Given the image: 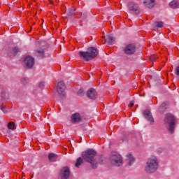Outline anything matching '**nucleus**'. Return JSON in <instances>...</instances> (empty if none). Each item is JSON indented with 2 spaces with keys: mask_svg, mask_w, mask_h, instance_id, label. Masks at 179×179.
I'll list each match as a JSON object with an SVG mask.
<instances>
[{
  "mask_svg": "<svg viewBox=\"0 0 179 179\" xmlns=\"http://www.w3.org/2000/svg\"><path fill=\"white\" fill-rule=\"evenodd\" d=\"M74 13H75V9L69 8L67 11V16H69V17H71V16H73Z\"/></svg>",
  "mask_w": 179,
  "mask_h": 179,
  "instance_id": "obj_23",
  "label": "nucleus"
},
{
  "mask_svg": "<svg viewBox=\"0 0 179 179\" xmlns=\"http://www.w3.org/2000/svg\"><path fill=\"white\" fill-rule=\"evenodd\" d=\"M65 89H66V87L65 86L64 81H60L58 83L57 86V92L62 97H65Z\"/></svg>",
  "mask_w": 179,
  "mask_h": 179,
  "instance_id": "obj_8",
  "label": "nucleus"
},
{
  "mask_svg": "<svg viewBox=\"0 0 179 179\" xmlns=\"http://www.w3.org/2000/svg\"><path fill=\"white\" fill-rule=\"evenodd\" d=\"M8 129H15V122H11L8 124Z\"/></svg>",
  "mask_w": 179,
  "mask_h": 179,
  "instance_id": "obj_25",
  "label": "nucleus"
},
{
  "mask_svg": "<svg viewBox=\"0 0 179 179\" xmlns=\"http://www.w3.org/2000/svg\"><path fill=\"white\" fill-rule=\"evenodd\" d=\"M13 52L14 55H16V54H17V52H20V49H19V48H17V47H15L13 49Z\"/></svg>",
  "mask_w": 179,
  "mask_h": 179,
  "instance_id": "obj_26",
  "label": "nucleus"
},
{
  "mask_svg": "<svg viewBox=\"0 0 179 179\" xmlns=\"http://www.w3.org/2000/svg\"><path fill=\"white\" fill-rule=\"evenodd\" d=\"M126 157H127V164L129 166H132V164H134V163H135V157H134L133 155L127 154L126 155Z\"/></svg>",
  "mask_w": 179,
  "mask_h": 179,
  "instance_id": "obj_16",
  "label": "nucleus"
},
{
  "mask_svg": "<svg viewBox=\"0 0 179 179\" xmlns=\"http://www.w3.org/2000/svg\"><path fill=\"white\" fill-rule=\"evenodd\" d=\"M83 159H82V157H78L76 162V167L79 169V167H80V165L83 164Z\"/></svg>",
  "mask_w": 179,
  "mask_h": 179,
  "instance_id": "obj_22",
  "label": "nucleus"
},
{
  "mask_svg": "<svg viewBox=\"0 0 179 179\" xmlns=\"http://www.w3.org/2000/svg\"><path fill=\"white\" fill-rule=\"evenodd\" d=\"M164 124L169 134H174L176 131V117L171 113L166 114L164 119Z\"/></svg>",
  "mask_w": 179,
  "mask_h": 179,
  "instance_id": "obj_4",
  "label": "nucleus"
},
{
  "mask_svg": "<svg viewBox=\"0 0 179 179\" xmlns=\"http://www.w3.org/2000/svg\"><path fill=\"white\" fill-rule=\"evenodd\" d=\"M71 121L73 123L80 122L82 121V116L79 113H76L71 116Z\"/></svg>",
  "mask_w": 179,
  "mask_h": 179,
  "instance_id": "obj_13",
  "label": "nucleus"
},
{
  "mask_svg": "<svg viewBox=\"0 0 179 179\" xmlns=\"http://www.w3.org/2000/svg\"><path fill=\"white\" fill-rule=\"evenodd\" d=\"M110 162L112 166L121 167L122 166V156L117 152H113L110 157Z\"/></svg>",
  "mask_w": 179,
  "mask_h": 179,
  "instance_id": "obj_5",
  "label": "nucleus"
},
{
  "mask_svg": "<svg viewBox=\"0 0 179 179\" xmlns=\"http://www.w3.org/2000/svg\"><path fill=\"white\" fill-rule=\"evenodd\" d=\"M0 110H1V111H3V113H6V108L3 106H1L0 107Z\"/></svg>",
  "mask_w": 179,
  "mask_h": 179,
  "instance_id": "obj_32",
  "label": "nucleus"
},
{
  "mask_svg": "<svg viewBox=\"0 0 179 179\" xmlns=\"http://www.w3.org/2000/svg\"><path fill=\"white\" fill-rule=\"evenodd\" d=\"M143 115L144 118H145V120H147V121H148V122H150L151 125H153V124L155 123V118H153V115H152V112H150V110H143Z\"/></svg>",
  "mask_w": 179,
  "mask_h": 179,
  "instance_id": "obj_9",
  "label": "nucleus"
},
{
  "mask_svg": "<svg viewBox=\"0 0 179 179\" xmlns=\"http://www.w3.org/2000/svg\"><path fill=\"white\" fill-rule=\"evenodd\" d=\"M1 96L3 100H9V92L3 91Z\"/></svg>",
  "mask_w": 179,
  "mask_h": 179,
  "instance_id": "obj_21",
  "label": "nucleus"
},
{
  "mask_svg": "<svg viewBox=\"0 0 179 179\" xmlns=\"http://www.w3.org/2000/svg\"><path fill=\"white\" fill-rule=\"evenodd\" d=\"M123 52L125 55H128L129 57L134 55V54L136 52V46L134 44L127 45L123 49Z\"/></svg>",
  "mask_w": 179,
  "mask_h": 179,
  "instance_id": "obj_7",
  "label": "nucleus"
},
{
  "mask_svg": "<svg viewBox=\"0 0 179 179\" xmlns=\"http://www.w3.org/2000/svg\"><path fill=\"white\" fill-rule=\"evenodd\" d=\"M127 9L131 13H134L137 16L141 15V7H139V4L134 1H130L127 3Z\"/></svg>",
  "mask_w": 179,
  "mask_h": 179,
  "instance_id": "obj_6",
  "label": "nucleus"
},
{
  "mask_svg": "<svg viewBox=\"0 0 179 179\" xmlns=\"http://www.w3.org/2000/svg\"><path fill=\"white\" fill-rule=\"evenodd\" d=\"M35 55L39 59H42V58H44L45 54H44V49L39 48L36 50Z\"/></svg>",
  "mask_w": 179,
  "mask_h": 179,
  "instance_id": "obj_15",
  "label": "nucleus"
},
{
  "mask_svg": "<svg viewBox=\"0 0 179 179\" xmlns=\"http://www.w3.org/2000/svg\"><path fill=\"white\" fill-rule=\"evenodd\" d=\"M150 61H152V62H154V61H156V60L157 59V57H156V55H152L150 57Z\"/></svg>",
  "mask_w": 179,
  "mask_h": 179,
  "instance_id": "obj_27",
  "label": "nucleus"
},
{
  "mask_svg": "<svg viewBox=\"0 0 179 179\" xmlns=\"http://www.w3.org/2000/svg\"><path fill=\"white\" fill-rule=\"evenodd\" d=\"M97 92L93 88H90L87 92V97L91 100H96L97 99Z\"/></svg>",
  "mask_w": 179,
  "mask_h": 179,
  "instance_id": "obj_11",
  "label": "nucleus"
},
{
  "mask_svg": "<svg viewBox=\"0 0 179 179\" xmlns=\"http://www.w3.org/2000/svg\"><path fill=\"white\" fill-rule=\"evenodd\" d=\"M78 54L80 58H83L85 61H90V59H93V58L99 55V50L96 48L91 47L86 52L80 51Z\"/></svg>",
  "mask_w": 179,
  "mask_h": 179,
  "instance_id": "obj_3",
  "label": "nucleus"
},
{
  "mask_svg": "<svg viewBox=\"0 0 179 179\" xmlns=\"http://www.w3.org/2000/svg\"><path fill=\"white\" fill-rule=\"evenodd\" d=\"M57 157H58V155L54 153H50L48 155V159L50 160V162H57Z\"/></svg>",
  "mask_w": 179,
  "mask_h": 179,
  "instance_id": "obj_19",
  "label": "nucleus"
},
{
  "mask_svg": "<svg viewBox=\"0 0 179 179\" xmlns=\"http://www.w3.org/2000/svg\"><path fill=\"white\" fill-rule=\"evenodd\" d=\"M175 73H176V75H177V76H179V66H178L176 68Z\"/></svg>",
  "mask_w": 179,
  "mask_h": 179,
  "instance_id": "obj_30",
  "label": "nucleus"
},
{
  "mask_svg": "<svg viewBox=\"0 0 179 179\" xmlns=\"http://www.w3.org/2000/svg\"><path fill=\"white\" fill-rule=\"evenodd\" d=\"M21 83L24 85H27V83H29V78L23 77L22 78H21Z\"/></svg>",
  "mask_w": 179,
  "mask_h": 179,
  "instance_id": "obj_24",
  "label": "nucleus"
},
{
  "mask_svg": "<svg viewBox=\"0 0 179 179\" xmlns=\"http://www.w3.org/2000/svg\"><path fill=\"white\" fill-rule=\"evenodd\" d=\"M86 17H87V13H81V18H82V19H86Z\"/></svg>",
  "mask_w": 179,
  "mask_h": 179,
  "instance_id": "obj_29",
  "label": "nucleus"
},
{
  "mask_svg": "<svg viewBox=\"0 0 179 179\" xmlns=\"http://www.w3.org/2000/svg\"><path fill=\"white\" fill-rule=\"evenodd\" d=\"M143 3L148 9H152L155 5V0H143Z\"/></svg>",
  "mask_w": 179,
  "mask_h": 179,
  "instance_id": "obj_14",
  "label": "nucleus"
},
{
  "mask_svg": "<svg viewBox=\"0 0 179 179\" xmlns=\"http://www.w3.org/2000/svg\"><path fill=\"white\" fill-rule=\"evenodd\" d=\"M24 65L27 69H31L32 66H34V58L31 56H27L24 60Z\"/></svg>",
  "mask_w": 179,
  "mask_h": 179,
  "instance_id": "obj_10",
  "label": "nucleus"
},
{
  "mask_svg": "<svg viewBox=\"0 0 179 179\" xmlns=\"http://www.w3.org/2000/svg\"><path fill=\"white\" fill-rule=\"evenodd\" d=\"M134 104H135V102H134V101H130L129 106L132 107V106H134Z\"/></svg>",
  "mask_w": 179,
  "mask_h": 179,
  "instance_id": "obj_34",
  "label": "nucleus"
},
{
  "mask_svg": "<svg viewBox=\"0 0 179 179\" xmlns=\"http://www.w3.org/2000/svg\"><path fill=\"white\" fill-rule=\"evenodd\" d=\"M168 108H169V105H167V103H162L161 106H159L160 113H164V111H166V110H167Z\"/></svg>",
  "mask_w": 179,
  "mask_h": 179,
  "instance_id": "obj_20",
  "label": "nucleus"
},
{
  "mask_svg": "<svg viewBox=\"0 0 179 179\" xmlns=\"http://www.w3.org/2000/svg\"><path fill=\"white\" fill-rule=\"evenodd\" d=\"M45 86V85L44 84V82H42L39 84V87L40 89H43V87Z\"/></svg>",
  "mask_w": 179,
  "mask_h": 179,
  "instance_id": "obj_33",
  "label": "nucleus"
},
{
  "mask_svg": "<svg viewBox=\"0 0 179 179\" xmlns=\"http://www.w3.org/2000/svg\"><path fill=\"white\" fill-rule=\"evenodd\" d=\"M155 24H157V27H163V22L162 21L155 22Z\"/></svg>",
  "mask_w": 179,
  "mask_h": 179,
  "instance_id": "obj_28",
  "label": "nucleus"
},
{
  "mask_svg": "<svg viewBox=\"0 0 179 179\" xmlns=\"http://www.w3.org/2000/svg\"><path fill=\"white\" fill-rule=\"evenodd\" d=\"M70 174L69 168L67 166L64 167L60 171V177L62 179H68Z\"/></svg>",
  "mask_w": 179,
  "mask_h": 179,
  "instance_id": "obj_12",
  "label": "nucleus"
},
{
  "mask_svg": "<svg viewBox=\"0 0 179 179\" xmlns=\"http://www.w3.org/2000/svg\"><path fill=\"white\" fill-rule=\"evenodd\" d=\"M105 41L106 43H108L109 45H113V44H114V42L115 41V38H114L113 35H108L105 38Z\"/></svg>",
  "mask_w": 179,
  "mask_h": 179,
  "instance_id": "obj_17",
  "label": "nucleus"
},
{
  "mask_svg": "<svg viewBox=\"0 0 179 179\" xmlns=\"http://www.w3.org/2000/svg\"><path fill=\"white\" fill-rule=\"evenodd\" d=\"M145 173L148 174H155L159 170V159L155 155L150 157L144 168Z\"/></svg>",
  "mask_w": 179,
  "mask_h": 179,
  "instance_id": "obj_2",
  "label": "nucleus"
},
{
  "mask_svg": "<svg viewBox=\"0 0 179 179\" xmlns=\"http://www.w3.org/2000/svg\"><path fill=\"white\" fill-rule=\"evenodd\" d=\"M78 96H82V94H83V89H80L78 91Z\"/></svg>",
  "mask_w": 179,
  "mask_h": 179,
  "instance_id": "obj_31",
  "label": "nucleus"
},
{
  "mask_svg": "<svg viewBox=\"0 0 179 179\" xmlns=\"http://www.w3.org/2000/svg\"><path fill=\"white\" fill-rule=\"evenodd\" d=\"M169 6L172 9H178L179 8V1L178 0H173L169 3Z\"/></svg>",
  "mask_w": 179,
  "mask_h": 179,
  "instance_id": "obj_18",
  "label": "nucleus"
},
{
  "mask_svg": "<svg viewBox=\"0 0 179 179\" xmlns=\"http://www.w3.org/2000/svg\"><path fill=\"white\" fill-rule=\"evenodd\" d=\"M97 152L93 149H88L82 152V157L85 162L90 163L92 169H97L99 163L103 164L104 157L101 156L100 158L96 157Z\"/></svg>",
  "mask_w": 179,
  "mask_h": 179,
  "instance_id": "obj_1",
  "label": "nucleus"
}]
</instances>
